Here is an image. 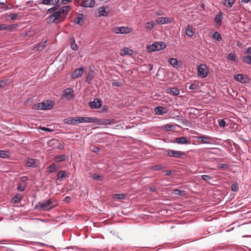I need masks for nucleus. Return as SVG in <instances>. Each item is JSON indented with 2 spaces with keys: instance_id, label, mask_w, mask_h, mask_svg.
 Wrapping results in <instances>:
<instances>
[{
  "instance_id": "f257e3e1",
  "label": "nucleus",
  "mask_w": 251,
  "mask_h": 251,
  "mask_svg": "<svg viewBox=\"0 0 251 251\" xmlns=\"http://www.w3.org/2000/svg\"><path fill=\"white\" fill-rule=\"evenodd\" d=\"M70 7L68 6H65L61 7L58 11L53 12L50 16V21L54 22L56 20L60 21L63 20L68 14Z\"/></svg>"
},
{
  "instance_id": "f03ea898",
  "label": "nucleus",
  "mask_w": 251,
  "mask_h": 251,
  "mask_svg": "<svg viewBox=\"0 0 251 251\" xmlns=\"http://www.w3.org/2000/svg\"><path fill=\"white\" fill-rule=\"evenodd\" d=\"M55 204L53 203V201L51 199H49L45 202H39L36 205L35 208L39 210H49L52 208L54 207Z\"/></svg>"
},
{
  "instance_id": "7ed1b4c3",
  "label": "nucleus",
  "mask_w": 251,
  "mask_h": 251,
  "mask_svg": "<svg viewBox=\"0 0 251 251\" xmlns=\"http://www.w3.org/2000/svg\"><path fill=\"white\" fill-rule=\"evenodd\" d=\"M74 119L75 125L80 123H94L98 121L97 118L89 117H75Z\"/></svg>"
},
{
  "instance_id": "20e7f679",
  "label": "nucleus",
  "mask_w": 251,
  "mask_h": 251,
  "mask_svg": "<svg viewBox=\"0 0 251 251\" xmlns=\"http://www.w3.org/2000/svg\"><path fill=\"white\" fill-rule=\"evenodd\" d=\"M166 47V44L163 42H157L153 43L148 47V50L149 52L159 51Z\"/></svg>"
},
{
  "instance_id": "39448f33",
  "label": "nucleus",
  "mask_w": 251,
  "mask_h": 251,
  "mask_svg": "<svg viewBox=\"0 0 251 251\" xmlns=\"http://www.w3.org/2000/svg\"><path fill=\"white\" fill-rule=\"evenodd\" d=\"M165 152L169 157L176 158H183V156L186 155V153L183 151L170 149L165 150Z\"/></svg>"
},
{
  "instance_id": "423d86ee",
  "label": "nucleus",
  "mask_w": 251,
  "mask_h": 251,
  "mask_svg": "<svg viewBox=\"0 0 251 251\" xmlns=\"http://www.w3.org/2000/svg\"><path fill=\"white\" fill-rule=\"evenodd\" d=\"M196 138L198 142L206 144H213L214 142V140L216 139L215 137L207 135L197 136Z\"/></svg>"
},
{
  "instance_id": "0eeeda50",
  "label": "nucleus",
  "mask_w": 251,
  "mask_h": 251,
  "mask_svg": "<svg viewBox=\"0 0 251 251\" xmlns=\"http://www.w3.org/2000/svg\"><path fill=\"white\" fill-rule=\"evenodd\" d=\"M198 76L200 78H205L208 75V68L203 64L198 66Z\"/></svg>"
},
{
  "instance_id": "6e6552de",
  "label": "nucleus",
  "mask_w": 251,
  "mask_h": 251,
  "mask_svg": "<svg viewBox=\"0 0 251 251\" xmlns=\"http://www.w3.org/2000/svg\"><path fill=\"white\" fill-rule=\"evenodd\" d=\"M76 2L82 7H92L95 5V0H75Z\"/></svg>"
},
{
  "instance_id": "1a4fd4ad",
  "label": "nucleus",
  "mask_w": 251,
  "mask_h": 251,
  "mask_svg": "<svg viewBox=\"0 0 251 251\" xmlns=\"http://www.w3.org/2000/svg\"><path fill=\"white\" fill-rule=\"evenodd\" d=\"M114 33L117 34H127L131 32V28L127 26L116 27L113 29Z\"/></svg>"
},
{
  "instance_id": "9d476101",
  "label": "nucleus",
  "mask_w": 251,
  "mask_h": 251,
  "mask_svg": "<svg viewBox=\"0 0 251 251\" xmlns=\"http://www.w3.org/2000/svg\"><path fill=\"white\" fill-rule=\"evenodd\" d=\"M74 91L71 88H67L64 90L62 94L63 99H65L67 100H69L74 98Z\"/></svg>"
},
{
  "instance_id": "9b49d317",
  "label": "nucleus",
  "mask_w": 251,
  "mask_h": 251,
  "mask_svg": "<svg viewBox=\"0 0 251 251\" xmlns=\"http://www.w3.org/2000/svg\"><path fill=\"white\" fill-rule=\"evenodd\" d=\"M84 73V69L80 67L75 69L72 74V78L73 79L77 78L82 76Z\"/></svg>"
},
{
  "instance_id": "f8f14e48",
  "label": "nucleus",
  "mask_w": 251,
  "mask_h": 251,
  "mask_svg": "<svg viewBox=\"0 0 251 251\" xmlns=\"http://www.w3.org/2000/svg\"><path fill=\"white\" fill-rule=\"evenodd\" d=\"M89 105L92 109L99 108L101 106V100L99 99H95L93 101L89 103Z\"/></svg>"
},
{
  "instance_id": "ddd939ff",
  "label": "nucleus",
  "mask_w": 251,
  "mask_h": 251,
  "mask_svg": "<svg viewBox=\"0 0 251 251\" xmlns=\"http://www.w3.org/2000/svg\"><path fill=\"white\" fill-rule=\"evenodd\" d=\"M247 55L243 57L244 62L251 65V47H249L246 50Z\"/></svg>"
},
{
  "instance_id": "4468645a",
  "label": "nucleus",
  "mask_w": 251,
  "mask_h": 251,
  "mask_svg": "<svg viewBox=\"0 0 251 251\" xmlns=\"http://www.w3.org/2000/svg\"><path fill=\"white\" fill-rule=\"evenodd\" d=\"M37 160L33 158H28L25 160L26 166L28 167L34 168L37 166Z\"/></svg>"
},
{
  "instance_id": "2eb2a0df",
  "label": "nucleus",
  "mask_w": 251,
  "mask_h": 251,
  "mask_svg": "<svg viewBox=\"0 0 251 251\" xmlns=\"http://www.w3.org/2000/svg\"><path fill=\"white\" fill-rule=\"evenodd\" d=\"M42 103L44 110L52 109L54 104V102L51 100H46L42 102Z\"/></svg>"
},
{
  "instance_id": "dca6fc26",
  "label": "nucleus",
  "mask_w": 251,
  "mask_h": 251,
  "mask_svg": "<svg viewBox=\"0 0 251 251\" xmlns=\"http://www.w3.org/2000/svg\"><path fill=\"white\" fill-rule=\"evenodd\" d=\"M154 111L156 115H163L167 112L165 108L161 106L155 107L154 108Z\"/></svg>"
},
{
  "instance_id": "f3484780",
  "label": "nucleus",
  "mask_w": 251,
  "mask_h": 251,
  "mask_svg": "<svg viewBox=\"0 0 251 251\" xmlns=\"http://www.w3.org/2000/svg\"><path fill=\"white\" fill-rule=\"evenodd\" d=\"M175 143L178 144H189L190 141L186 137L182 136L176 138L175 139Z\"/></svg>"
},
{
  "instance_id": "a211bd4d",
  "label": "nucleus",
  "mask_w": 251,
  "mask_h": 251,
  "mask_svg": "<svg viewBox=\"0 0 251 251\" xmlns=\"http://www.w3.org/2000/svg\"><path fill=\"white\" fill-rule=\"evenodd\" d=\"M223 19V14L221 12H219L214 18V21L216 23V25L219 27L222 24Z\"/></svg>"
},
{
  "instance_id": "6ab92c4d",
  "label": "nucleus",
  "mask_w": 251,
  "mask_h": 251,
  "mask_svg": "<svg viewBox=\"0 0 251 251\" xmlns=\"http://www.w3.org/2000/svg\"><path fill=\"white\" fill-rule=\"evenodd\" d=\"M156 22L159 24L163 25L165 24L170 23L171 22V20L169 18L160 17L158 18L156 20Z\"/></svg>"
},
{
  "instance_id": "aec40b11",
  "label": "nucleus",
  "mask_w": 251,
  "mask_h": 251,
  "mask_svg": "<svg viewBox=\"0 0 251 251\" xmlns=\"http://www.w3.org/2000/svg\"><path fill=\"white\" fill-rule=\"evenodd\" d=\"M57 176V180H61L64 177H69V174L66 171H60L58 172Z\"/></svg>"
},
{
  "instance_id": "412c9836",
  "label": "nucleus",
  "mask_w": 251,
  "mask_h": 251,
  "mask_svg": "<svg viewBox=\"0 0 251 251\" xmlns=\"http://www.w3.org/2000/svg\"><path fill=\"white\" fill-rule=\"evenodd\" d=\"M40 3L48 5H55L59 3V0H42Z\"/></svg>"
},
{
  "instance_id": "4be33fe9",
  "label": "nucleus",
  "mask_w": 251,
  "mask_h": 251,
  "mask_svg": "<svg viewBox=\"0 0 251 251\" xmlns=\"http://www.w3.org/2000/svg\"><path fill=\"white\" fill-rule=\"evenodd\" d=\"M133 54V51L132 50L129 49L127 48H124L123 50H121V55L124 56L125 55H131Z\"/></svg>"
},
{
  "instance_id": "5701e85b",
  "label": "nucleus",
  "mask_w": 251,
  "mask_h": 251,
  "mask_svg": "<svg viewBox=\"0 0 251 251\" xmlns=\"http://www.w3.org/2000/svg\"><path fill=\"white\" fill-rule=\"evenodd\" d=\"M99 16H106L107 15V12L106 11V7L102 6L98 9Z\"/></svg>"
},
{
  "instance_id": "b1692460",
  "label": "nucleus",
  "mask_w": 251,
  "mask_h": 251,
  "mask_svg": "<svg viewBox=\"0 0 251 251\" xmlns=\"http://www.w3.org/2000/svg\"><path fill=\"white\" fill-rule=\"evenodd\" d=\"M68 158V156L65 154L58 155L55 156V160L57 162H61L66 160Z\"/></svg>"
},
{
  "instance_id": "393cba45",
  "label": "nucleus",
  "mask_w": 251,
  "mask_h": 251,
  "mask_svg": "<svg viewBox=\"0 0 251 251\" xmlns=\"http://www.w3.org/2000/svg\"><path fill=\"white\" fill-rule=\"evenodd\" d=\"M96 123L101 125H107L111 123V120L110 119H103L100 120L98 119V121Z\"/></svg>"
},
{
  "instance_id": "a878e982",
  "label": "nucleus",
  "mask_w": 251,
  "mask_h": 251,
  "mask_svg": "<svg viewBox=\"0 0 251 251\" xmlns=\"http://www.w3.org/2000/svg\"><path fill=\"white\" fill-rule=\"evenodd\" d=\"M75 119L74 118H67L64 119L63 122L66 124L75 125Z\"/></svg>"
},
{
  "instance_id": "bb28decb",
  "label": "nucleus",
  "mask_w": 251,
  "mask_h": 251,
  "mask_svg": "<svg viewBox=\"0 0 251 251\" xmlns=\"http://www.w3.org/2000/svg\"><path fill=\"white\" fill-rule=\"evenodd\" d=\"M60 6V4L58 3L57 4H55V5L54 6L49 9L48 10L47 13L48 14L53 13V12H55L57 10H58Z\"/></svg>"
},
{
  "instance_id": "cd10ccee",
  "label": "nucleus",
  "mask_w": 251,
  "mask_h": 251,
  "mask_svg": "<svg viewBox=\"0 0 251 251\" xmlns=\"http://www.w3.org/2000/svg\"><path fill=\"white\" fill-rule=\"evenodd\" d=\"M169 63L174 67H177L178 66V61L176 58H171L169 59Z\"/></svg>"
},
{
  "instance_id": "c85d7f7f",
  "label": "nucleus",
  "mask_w": 251,
  "mask_h": 251,
  "mask_svg": "<svg viewBox=\"0 0 251 251\" xmlns=\"http://www.w3.org/2000/svg\"><path fill=\"white\" fill-rule=\"evenodd\" d=\"M186 34L190 37H191L193 36V31L192 30V27L190 25H188L186 28Z\"/></svg>"
},
{
  "instance_id": "c756f323",
  "label": "nucleus",
  "mask_w": 251,
  "mask_h": 251,
  "mask_svg": "<svg viewBox=\"0 0 251 251\" xmlns=\"http://www.w3.org/2000/svg\"><path fill=\"white\" fill-rule=\"evenodd\" d=\"M58 170V168L54 163L51 164L48 167V172L50 173H52L56 172Z\"/></svg>"
},
{
  "instance_id": "7c9ffc66",
  "label": "nucleus",
  "mask_w": 251,
  "mask_h": 251,
  "mask_svg": "<svg viewBox=\"0 0 251 251\" xmlns=\"http://www.w3.org/2000/svg\"><path fill=\"white\" fill-rule=\"evenodd\" d=\"M92 178L96 180L102 181L103 180V176L98 174L94 173L91 175Z\"/></svg>"
},
{
  "instance_id": "2f4dec72",
  "label": "nucleus",
  "mask_w": 251,
  "mask_h": 251,
  "mask_svg": "<svg viewBox=\"0 0 251 251\" xmlns=\"http://www.w3.org/2000/svg\"><path fill=\"white\" fill-rule=\"evenodd\" d=\"M33 108L35 110H44L42 102L36 103L33 105Z\"/></svg>"
},
{
  "instance_id": "473e14b6",
  "label": "nucleus",
  "mask_w": 251,
  "mask_h": 251,
  "mask_svg": "<svg viewBox=\"0 0 251 251\" xmlns=\"http://www.w3.org/2000/svg\"><path fill=\"white\" fill-rule=\"evenodd\" d=\"M171 94L174 96H177L179 94V90L176 88H172L169 90Z\"/></svg>"
},
{
  "instance_id": "72a5a7b5",
  "label": "nucleus",
  "mask_w": 251,
  "mask_h": 251,
  "mask_svg": "<svg viewBox=\"0 0 251 251\" xmlns=\"http://www.w3.org/2000/svg\"><path fill=\"white\" fill-rule=\"evenodd\" d=\"M0 157L2 158H8L9 157L8 152L5 151L0 150Z\"/></svg>"
},
{
  "instance_id": "f704fd0d",
  "label": "nucleus",
  "mask_w": 251,
  "mask_h": 251,
  "mask_svg": "<svg viewBox=\"0 0 251 251\" xmlns=\"http://www.w3.org/2000/svg\"><path fill=\"white\" fill-rule=\"evenodd\" d=\"M235 2V0H225L224 5L228 7H231Z\"/></svg>"
},
{
  "instance_id": "c9c22d12",
  "label": "nucleus",
  "mask_w": 251,
  "mask_h": 251,
  "mask_svg": "<svg viewBox=\"0 0 251 251\" xmlns=\"http://www.w3.org/2000/svg\"><path fill=\"white\" fill-rule=\"evenodd\" d=\"M155 25L154 22H149L146 24V28L148 30H151Z\"/></svg>"
},
{
  "instance_id": "e433bc0d",
  "label": "nucleus",
  "mask_w": 251,
  "mask_h": 251,
  "mask_svg": "<svg viewBox=\"0 0 251 251\" xmlns=\"http://www.w3.org/2000/svg\"><path fill=\"white\" fill-rule=\"evenodd\" d=\"M213 37L214 39L218 41H220L222 39L221 35L220 33L218 32H215L213 34Z\"/></svg>"
},
{
  "instance_id": "4c0bfd02",
  "label": "nucleus",
  "mask_w": 251,
  "mask_h": 251,
  "mask_svg": "<svg viewBox=\"0 0 251 251\" xmlns=\"http://www.w3.org/2000/svg\"><path fill=\"white\" fill-rule=\"evenodd\" d=\"M234 79L237 81L242 82L243 80V75L242 74H237L234 76Z\"/></svg>"
},
{
  "instance_id": "58836bf2",
  "label": "nucleus",
  "mask_w": 251,
  "mask_h": 251,
  "mask_svg": "<svg viewBox=\"0 0 251 251\" xmlns=\"http://www.w3.org/2000/svg\"><path fill=\"white\" fill-rule=\"evenodd\" d=\"M227 58L230 60L236 61V56L234 53H229L228 54Z\"/></svg>"
},
{
  "instance_id": "ea45409f",
  "label": "nucleus",
  "mask_w": 251,
  "mask_h": 251,
  "mask_svg": "<svg viewBox=\"0 0 251 251\" xmlns=\"http://www.w3.org/2000/svg\"><path fill=\"white\" fill-rule=\"evenodd\" d=\"M125 198V195L124 194H115L114 195V198L118 200H123Z\"/></svg>"
},
{
  "instance_id": "a19ab883",
  "label": "nucleus",
  "mask_w": 251,
  "mask_h": 251,
  "mask_svg": "<svg viewBox=\"0 0 251 251\" xmlns=\"http://www.w3.org/2000/svg\"><path fill=\"white\" fill-rule=\"evenodd\" d=\"M231 190L234 192H237L239 190L238 184L237 182H235L232 184L231 187Z\"/></svg>"
},
{
  "instance_id": "79ce46f5",
  "label": "nucleus",
  "mask_w": 251,
  "mask_h": 251,
  "mask_svg": "<svg viewBox=\"0 0 251 251\" xmlns=\"http://www.w3.org/2000/svg\"><path fill=\"white\" fill-rule=\"evenodd\" d=\"M202 179L207 182H209V181L212 179V177L208 175H203L201 176Z\"/></svg>"
},
{
  "instance_id": "37998d69",
  "label": "nucleus",
  "mask_w": 251,
  "mask_h": 251,
  "mask_svg": "<svg viewBox=\"0 0 251 251\" xmlns=\"http://www.w3.org/2000/svg\"><path fill=\"white\" fill-rule=\"evenodd\" d=\"M218 167L219 169L226 170L228 168V165L226 164H219L218 165Z\"/></svg>"
},
{
  "instance_id": "c03bdc74",
  "label": "nucleus",
  "mask_w": 251,
  "mask_h": 251,
  "mask_svg": "<svg viewBox=\"0 0 251 251\" xmlns=\"http://www.w3.org/2000/svg\"><path fill=\"white\" fill-rule=\"evenodd\" d=\"M71 47L74 50H77L78 49V46L77 44H75V41L71 43Z\"/></svg>"
},
{
  "instance_id": "a18cd8bd",
  "label": "nucleus",
  "mask_w": 251,
  "mask_h": 251,
  "mask_svg": "<svg viewBox=\"0 0 251 251\" xmlns=\"http://www.w3.org/2000/svg\"><path fill=\"white\" fill-rule=\"evenodd\" d=\"M21 201V198H19L18 196H15V197H13V198L12 199V201L14 203H18L20 201Z\"/></svg>"
},
{
  "instance_id": "49530a36",
  "label": "nucleus",
  "mask_w": 251,
  "mask_h": 251,
  "mask_svg": "<svg viewBox=\"0 0 251 251\" xmlns=\"http://www.w3.org/2000/svg\"><path fill=\"white\" fill-rule=\"evenodd\" d=\"M219 125L220 127H224L226 126V123L224 119H223L220 121Z\"/></svg>"
},
{
  "instance_id": "de8ad7c7",
  "label": "nucleus",
  "mask_w": 251,
  "mask_h": 251,
  "mask_svg": "<svg viewBox=\"0 0 251 251\" xmlns=\"http://www.w3.org/2000/svg\"><path fill=\"white\" fill-rule=\"evenodd\" d=\"M198 85L196 84L192 83L189 86L190 90H195L197 88Z\"/></svg>"
},
{
  "instance_id": "09e8293b",
  "label": "nucleus",
  "mask_w": 251,
  "mask_h": 251,
  "mask_svg": "<svg viewBox=\"0 0 251 251\" xmlns=\"http://www.w3.org/2000/svg\"><path fill=\"white\" fill-rule=\"evenodd\" d=\"M7 30V25L5 24L0 25V30Z\"/></svg>"
},
{
  "instance_id": "8fccbe9b",
  "label": "nucleus",
  "mask_w": 251,
  "mask_h": 251,
  "mask_svg": "<svg viewBox=\"0 0 251 251\" xmlns=\"http://www.w3.org/2000/svg\"><path fill=\"white\" fill-rule=\"evenodd\" d=\"M25 189V186H23L21 185V184H19L17 187V190L19 191H23Z\"/></svg>"
},
{
  "instance_id": "3c124183",
  "label": "nucleus",
  "mask_w": 251,
  "mask_h": 251,
  "mask_svg": "<svg viewBox=\"0 0 251 251\" xmlns=\"http://www.w3.org/2000/svg\"><path fill=\"white\" fill-rule=\"evenodd\" d=\"M47 42V40H45L43 43L42 42H41L39 44V49L40 48V47H42V48L43 49V48H44L45 46H46V42Z\"/></svg>"
},
{
  "instance_id": "603ef678",
  "label": "nucleus",
  "mask_w": 251,
  "mask_h": 251,
  "mask_svg": "<svg viewBox=\"0 0 251 251\" xmlns=\"http://www.w3.org/2000/svg\"><path fill=\"white\" fill-rule=\"evenodd\" d=\"M41 129L43 130V131H47V132H52L53 131L52 129H51L48 127H42L41 128Z\"/></svg>"
},
{
  "instance_id": "864d4df0",
  "label": "nucleus",
  "mask_w": 251,
  "mask_h": 251,
  "mask_svg": "<svg viewBox=\"0 0 251 251\" xmlns=\"http://www.w3.org/2000/svg\"><path fill=\"white\" fill-rule=\"evenodd\" d=\"M17 16H18L17 14H12L10 15V16H9L10 19L11 20H16Z\"/></svg>"
},
{
  "instance_id": "5fc2aeb1",
  "label": "nucleus",
  "mask_w": 251,
  "mask_h": 251,
  "mask_svg": "<svg viewBox=\"0 0 251 251\" xmlns=\"http://www.w3.org/2000/svg\"><path fill=\"white\" fill-rule=\"evenodd\" d=\"M92 79V75H90V74H88V75L86 77V81L88 82L89 83Z\"/></svg>"
},
{
  "instance_id": "6e6d98bb",
  "label": "nucleus",
  "mask_w": 251,
  "mask_h": 251,
  "mask_svg": "<svg viewBox=\"0 0 251 251\" xmlns=\"http://www.w3.org/2000/svg\"><path fill=\"white\" fill-rule=\"evenodd\" d=\"M17 26V25H7V30H11L13 28L16 27Z\"/></svg>"
},
{
  "instance_id": "4d7b16f0",
  "label": "nucleus",
  "mask_w": 251,
  "mask_h": 251,
  "mask_svg": "<svg viewBox=\"0 0 251 251\" xmlns=\"http://www.w3.org/2000/svg\"><path fill=\"white\" fill-rule=\"evenodd\" d=\"M6 84L5 80H0V88L3 87Z\"/></svg>"
},
{
  "instance_id": "13d9d810",
  "label": "nucleus",
  "mask_w": 251,
  "mask_h": 251,
  "mask_svg": "<svg viewBox=\"0 0 251 251\" xmlns=\"http://www.w3.org/2000/svg\"><path fill=\"white\" fill-rule=\"evenodd\" d=\"M173 127V126L172 125H167L165 126V128L167 130H169L170 129H171Z\"/></svg>"
},
{
  "instance_id": "bf43d9fd",
  "label": "nucleus",
  "mask_w": 251,
  "mask_h": 251,
  "mask_svg": "<svg viewBox=\"0 0 251 251\" xmlns=\"http://www.w3.org/2000/svg\"><path fill=\"white\" fill-rule=\"evenodd\" d=\"M155 14L158 16H161L164 14L162 10H158L155 12Z\"/></svg>"
},
{
  "instance_id": "052dcab7",
  "label": "nucleus",
  "mask_w": 251,
  "mask_h": 251,
  "mask_svg": "<svg viewBox=\"0 0 251 251\" xmlns=\"http://www.w3.org/2000/svg\"><path fill=\"white\" fill-rule=\"evenodd\" d=\"M61 0V3L62 4H66L67 3L71 2L73 0Z\"/></svg>"
},
{
  "instance_id": "680f3d73",
  "label": "nucleus",
  "mask_w": 251,
  "mask_h": 251,
  "mask_svg": "<svg viewBox=\"0 0 251 251\" xmlns=\"http://www.w3.org/2000/svg\"><path fill=\"white\" fill-rule=\"evenodd\" d=\"M153 168L155 170H160L161 169V166L159 165H155V166H154Z\"/></svg>"
},
{
  "instance_id": "e2e57ef3",
  "label": "nucleus",
  "mask_w": 251,
  "mask_h": 251,
  "mask_svg": "<svg viewBox=\"0 0 251 251\" xmlns=\"http://www.w3.org/2000/svg\"><path fill=\"white\" fill-rule=\"evenodd\" d=\"M112 85L114 86L120 87V84L118 82H114L112 83Z\"/></svg>"
},
{
  "instance_id": "0e129e2a",
  "label": "nucleus",
  "mask_w": 251,
  "mask_h": 251,
  "mask_svg": "<svg viewBox=\"0 0 251 251\" xmlns=\"http://www.w3.org/2000/svg\"><path fill=\"white\" fill-rule=\"evenodd\" d=\"M165 173L166 176H169L172 174V171H165Z\"/></svg>"
},
{
  "instance_id": "69168bd1",
  "label": "nucleus",
  "mask_w": 251,
  "mask_h": 251,
  "mask_svg": "<svg viewBox=\"0 0 251 251\" xmlns=\"http://www.w3.org/2000/svg\"><path fill=\"white\" fill-rule=\"evenodd\" d=\"M92 150L95 152H98L99 151L100 149L98 147H95Z\"/></svg>"
},
{
  "instance_id": "338daca9",
  "label": "nucleus",
  "mask_w": 251,
  "mask_h": 251,
  "mask_svg": "<svg viewBox=\"0 0 251 251\" xmlns=\"http://www.w3.org/2000/svg\"><path fill=\"white\" fill-rule=\"evenodd\" d=\"M150 190L151 192H156V188L154 187H150Z\"/></svg>"
},
{
  "instance_id": "774afa93",
  "label": "nucleus",
  "mask_w": 251,
  "mask_h": 251,
  "mask_svg": "<svg viewBox=\"0 0 251 251\" xmlns=\"http://www.w3.org/2000/svg\"><path fill=\"white\" fill-rule=\"evenodd\" d=\"M65 200L66 201L69 202L70 201V198L69 197H65Z\"/></svg>"
}]
</instances>
